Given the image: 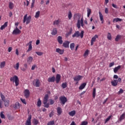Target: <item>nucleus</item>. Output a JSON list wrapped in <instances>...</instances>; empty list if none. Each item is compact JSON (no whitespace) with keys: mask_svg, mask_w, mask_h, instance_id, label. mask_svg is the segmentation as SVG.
Returning <instances> with one entry per match:
<instances>
[{"mask_svg":"<svg viewBox=\"0 0 125 125\" xmlns=\"http://www.w3.org/2000/svg\"><path fill=\"white\" fill-rule=\"evenodd\" d=\"M10 82H13L15 83L16 86H18L19 85V79L18 77L16 75L14 76L10 79Z\"/></svg>","mask_w":125,"mask_h":125,"instance_id":"obj_1","label":"nucleus"},{"mask_svg":"<svg viewBox=\"0 0 125 125\" xmlns=\"http://www.w3.org/2000/svg\"><path fill=\"white\" fill-rule=\"evenodd\" d=\"M84 32L83 31H82L81 33L80 31H76L73 35H72V38H79L80 37L81 39L83 38V34Z\"/></svg>","mask_w":125,"mask_h":125,"instance_id":"obj_2","label":"nucleus"},{"mask_svg":"<svg viewBox=\"0 0 125 125\" xmlns=\"http://www.w3.org/2000/svg\"><path fill=\"white\" fill-rule=\"evenodd\" d=\"M28 15L26 14L23 17V23H25L26 25H28L31 22V20H32V17L29 16L27 17Z\"/></svg>","mask_w":125,"mask_h":125,"instance_id":"obj_3","label":"nucleus"},{"mask_svg":"<svg viewBox=\"0 0 125 125\" xmlns=\"http://www.w3.org/2000/svg\"><path fill=\"white\" fill-rule=\"evenodd\" d=\"M81 27H82V28H83V18H82L81 20H80V19H79L78 21H77V26L78 28V29L81 28Z\"/></svg>","mask_w":125,"mask_h":125,"instance_id":"obj_4","label":"nucleus"},{"mask_svg":"<svg viewBox=\"0 0 125 125\" xmlns=\"http://www.w3.org/2000/svg\"><path fill=\"white\" fill-rule=\"evenodd\" d=\"M122 78H119L118 80H114L111 81V83L112 86H117L118 85V83H121Z\"/></svg>","mask_w":125,"mask_h":125,"instance_id":"obj_5","label":"nucleus"},{"mask_svg":"<svg viewBox=\"0 0 125 125\" xmlns=\"http://www.w3.org/2000/svg\"><path fill=\"white\" fill-rule=\"evenodd\" d=\"M60 101L61 104H62V105H65V103L68 101L67 98L65 97V96H62L60 97Z\"/></svg>","mask_w":125,"mask_h":125,"instance_id":"obj_6","label":"nucleus"},{"mask_svg":"<svg viewBox=\"0 0 125 125\" xmlns=\"http://www.w3.org/2000/svg\"><path fill=\"white\" fill-rule=\"evenodd\" d=\"M33 84L36 87H40V85H41V82L40 81V80L37 79L36 80L35 83V81H33Z\"/></svg>","mask_w":125,"mask_h":125,"instance_id":"obj_7","label":"nucleus"},{"mask_svg":"<svg viewBox=\"0 0 125 125\" xmlns=\"http://www.w3.org/2000/svg\"><path fill=\"white\" fill-rule=\"evenodd\" d=\"M21 33V30L18 29L17 26L16 27L15 29H14L12 32L13 35H19V34Z\"/></svg>","mask_w":125,"mask_h":125,"instance_id":"obj_8","label":"nucleus"},{"mask_svg":"<svg viewBox=\"0 0 125 125\" xmlns=\"http://www.w3.org/2000/svg\"><path fill=\"white\" fill-rule=\"evenodd\" d=\"M98 39V35H95L92 38L91 40V45H93L95 42H96V39Z\"/></svg>","mask_w":125,"mask_h":125,"instance_id":"obj_9","label":"nucleus"},{"mask_svg":"<svg viewBox=\"0 0 125 125\" xmlns=\"http://www.w3.org/2000/svg\"><path fill=\"white\" fill-rule=\"evenodd\" d=\"M61 80V75L60 74H57L56 76L55 81L56 83H59Z\"/></svg>","mask_w":125,"mask_h":125,"instance_id":"obj_10","label":"nucleus"},{"mask_svg":"<svg viewBox=\"0 0 125 125\" xmlns=\"http://www.w3.org/2000/svg\"><path fill=\"white\" fill-rule=\"evenodd\" d=\"M82 79H83V76H82L81 75H78V76H75L73 78V80H74V82H79V81H81V80H82Z\"/></svg>","mask_w":125,"mask_h":125,"instance_id":"obj_11","label":"nucleus"},{"mask_svg":"<svg viewBox=\"0 0 125 125\" xmlns=\"http://www.w3.org/2000/svg\"><path fill=\"white\" fill-rule=\"evenodd\" d=\"M24 94L25 98H29V96H30V91L28 89H25L24 91Z\"/></svg>","mask_w":125,"mask_h":125,"instance_id":"obj_12","label":"nucleus"},{"mask_svg":"<svg viewBox=\"0 0 125 125\" xmlns=\"http://www.w3.org/2000/svg\"><path fill=\"white\" fill-rule=\"evenodd\" d=\"M32 41H30L26 45H29L28 49L27 50V52H29L33 49V47H32Z\"/></svg>","mask_w":125,"mask_h":125,"instance_id":"obj_13","label":"nucleus"},{"mask_svg":"<svg viewBox=\"0 0 125 125\" xmlns=\"http://www.w3.org/2000/svg\"><path fill=\"white\" fill-rule=\"evenodd\" d=\"M47 82L48 83H54L55 82V76L49 77L47 79Z\"/></svg>","mask_w":125,"mask_h":125,"instance_id":"obj_14","label":"nucleus"},{"mask_svg":"<svg viewBox=\"0 0 125 125\" xmlns=\"http://www.w3.org/2000/svg\"><path fill=\"white\" fill-rule=\"evenodd\" d=\"M31 120H32V116H29L26 120L25 123V125H32L31 124Z\"/></svg>","mask_w":125,"mask_h":125,"instance_id":"obj_15","label":"nucleus"},{"mask_svg":"<svg viewBox=\"0 0 125 125\" xmlns=\"http://www.w3.org/2000/svg\"><path fill=\"white\" fill-rule=\"evenodd\" d=\"M69 44H70V42L66 41L62 43V46L65 48H68V47H69Z\"/></svg>","mask_w":125,"mask_h":125,"instance_id":"obj_16","label":"nucleus"},{"mask_svg":"<svg viewBox=\"0 0 125 125\" xmlns=\"http://www.w3.org/2000/svg\"><path fill=\"white\" fill-rule=\"evenodd\" d=\"M56 52L59 53L61 55L63 54L64 53V50H62L61 49L58 48L56 49Z\"/></svg>","mask_w":125,"mask_h":125,"instance_id":"obj_17","label":"nucleus"},{"mask_svg":"<svg viewBox=\"0 0 125 125\" xmlns=\"http://www.w3.org/2000/svg\"><path fill=\"white\" fill-rule=\"evenodd\" d=\"M48 101V94H46L44 97V99L43 100V104H46V103H47Z\"/></svg>","mask_w":125,"mask_h":125,"instance_id":"obj_18","label":"nucleus"},{"mask_svg":"<svg viewBox=\"0 0 125 125\" xmlns=\"http://www.w3.org/2000/svg\"><path fill=\"white\" fill-rule=\"evenodd\" d=\"M99 14L100 16V19L102 22V24L104 23V19L103 18V15L101 13V12H99Z\"/></svg>","mask_w":125,"mask_h":125,"instance_id":"obj_19","label":"nucleus"},{"mask_svg":"<svg viewBox=\"0 0 125 125\" xmlns=\"http://www.w3.org/2000/svg\"><path fill=\"white\" fill-rule=\"evenodd\" d=\"M86 85V83H83L79 87L80 90H82V89H83V88L85 87Z\"/></svg>","mask_w":125,"mask_h":125,"instance_id":"obj_20","label":"nucleus"},{"mask_svg":"<svg viewBox=\"0 0 125 125\" xmlns=\"http://www.w3.org/2000/svg\"><path fill=\"white\" fill-rule=\"evenodd\" d=\"M57 113H58V115L60 116L61 114H62V108L60 107H58L57 109Z\"/></svg>","mask_w":125,"mask_h":125,"instance_id":"obj_21","label":"nucleus"},{"mask_svg":"<svg viewBox=\"0 0 125 125\" xmlns=\"http://www.w3.org/2000/svg\"><path fill=\"white\" fill-rule=\"evenodd\" d=\"M57 41L59 43H60V44H62V43H63V41L62 40V37L59 36L58 37Z\"/></svg>","mask_w":125,"mask_h":125,"instance_id":"obj_22","label":"nucleus"},{"mask_svg":"<svg viewBox=\"0 0 125 125\" xmlns=\"http://www.w3.org/2000/svg\"><path fill=\"white\" fill-rule=\"evenodd\" d=\"M57 29L56 28H54L51 32V35H52V36H55V35H57Z\"/></svg>","mask_w":125,"mask_h":125,"instance_id":"obj_23","label":"nucleus"},{"mask_svg":"<svg viewBox=\"0 0 125 125\" xmlns=\"http://www.w3.org/2000/svg\"><path fill=\"white\" fill-rule=\"evenodd\" d=\"M68 115L71 116V117H74L76 115V111L72 110L68 113Z\"/></svg>","mask_w":125,"mask_h":125,"instance_id":"obj_24","label":"nucleus"},{"mask_svg":"<svg viewBox=\"0 0 125 125\" xmlns=\"http://www.w3.org/2000/svg\"><path fill=\"white\" fill-rule=\"evenodd\" d=\"M8 23V22H5L4 24L0 27V30H3V29H5V28L7 27Z\"/></svg>","mask_w":125,"mask_h":125,"instance_id":"obj_25","label":"nucleus"},{"mask_svg":"<svg viewBox=\"0 0 125 125\" xmlns=\"http://www.w3.org/2000/svg\"><path fill=\"white\" fill-rule=\"evenodd\" d=\"M3 102L5 107H8L9 105V101L8 100H5Z\"/></svg>","mask_w":125,"mask_h":125,"instance_id":"obj_26","label":"nucleus"},{"mask_svg":"<svg viewBox=\"0 0 125 125\" xmlns=\"http://www.w3.org/2000/svg\"><path fill=\"white\" fill-rule=\"evenodd\" d=\"M60 23V21H59V20H56L54 21L53 25L54 26H58Z\"/></svg>","mask_w":125,"mask_h":125,"instance_id":"obj_27","label":"nucleus"},{"mask_svg":"<svg viewBox=\"0 0 125 125\" xmlns=\"http://www.w3.org/2000/svg\"><path fill=\"white\" fill-rule=\"evenodd\" d=\"M27 61L28 64H31L33 61V57H28L27 58Z\"/></svg>","mask_w":125,"mask_h":125,"instance_id":"obj_28","label":"nucleus"},{"mask_svg":"<svg viewBox=\"0 0 125 125\" xmlns=\"http://www.w3.org/2000/svg\"><path fill=\"white\" fill-rule=\"evenodd\" d=\"M123 20L119 18H115L113 19V22H121Z\"/></svg>","mask_w":125,"mask_h":125,"instance_id":"obj_29","label":"nucleus"},{"mask_svg":"<svg viewBox=\"0 0 125 125\" xmlns=\"http://www.w3.org/2000/svg\"><path fill=\"white\" fill-rule=\"evenodd\" d=\"M125 113H123L120 117L119 121L120 122H122L123 120H125Z\"/></svg>","mask_w":125,"mask_h":125,"instance_id":"obj_30","label":"nucleus"},{"mask_svg":"<svg viewBox=\"0 0 125 125\" xmlns=\"http://www.w3.org/2000/svg\"><path fill=\"white\" fill-rule=\"evenodd\" d=\"M121 65H118L117 67H115L114 69V73H117V72H118V71H119V70H120L121 69Z\"/></svg>","mask_w":125,"mask_h":125,"instance_id":"obj_31","label":"nucleus"},{"mask_svg":"<svg viewBox=\"0 0 125 125\" xmlns=\"http://www.w3.org/2000/svg\"><path fill=\"white\" fill-rule=\"evenodd\" d=\"M92 96L94 98H95V96H96V88H94L93 89Z\"/></svg>","mask_w":125,"mask_h":125,"instance_id":"obj_32","label":"nucleus"},{"mask_svg":"<svg viewBox=\"0 0 125 125\" xmlns=\"http://www.w3.org/2000/svg\"><path fill=\"white\" fill-rule=\"evenodd\" d=\"M87 17H89V16H90V14H91V9H90L89 8H87Z\"/></svg>","mask_w":125,"mask_h":125,"instance_id":"obj_33","label":"nucleus"},{"mask_svg":"<svg viewBox=\"0 0 125 125\" xmlns=\"http://www.w3.org/2000/svg\"><path fill=\"white\" fill-rule=\"evenodd\" d=\"M72 31H73V30L72 29H71L68 32L66 33V34H65L66 38H68V37H69V36H70L71 35V34H72Z\"/></svg>","mask_w":125,"mask_h":125,"instance_id":"obj_34","label":"nucleus"},{"mask_svg":"<svg viewBox=\"0 0 125 125\" xmlns=\"http://www.w3.org/2000/svg\"><path fill=\"white\" fill-rule=\"evenodd\" d=\"M37 106L38 107H41V106H42V101H41L40 99H38V101L37 102Z\"/></svg>","mask_w":125,"mask_h":125,"instance_id":"obj_35","label":"nucleus"},{"mask_svg":"<svg viewBox=\"0 0 125 125\" xmlns=\"http://www.w3.org/2000/svg\"><path fill=\"white\" fill-rule=\"evenodd\" d=\"M89 53V50H86L84 54H83V56L84 57H86V56H88V54Z\"/></svg>","mask_w":125,"mask_h":125,"instance_id":"obj_36","label":"nucleus"},{"mask_svg":"<svg viewBox=\"0 0 125 125\" xmlns=\"http://www.w3.org/2000/svg\"><path fill=\"white\" fill-rule=\"evenodd\" d=\"M14 4L12 3V2H10L9 3V7L10 9H13V6Z\"/></svg>","mask_w":125,"mask_h":125,"instance_id":"obj_37","label":"nucleus"},{"mask_svg":"<svg viewBox=\"0 0 125 125\" xmlns=\"http://www.w3.org/2000/svg\"><path fill=\"white\" fill-rule=\"evenodd\" d=\"M70 48L71 50H74V48H75V44H74V43H70Z\"/></svg>","mask_w":125,"mask_h":125,"instance_id":"obj_38","label":"nucleus"},{"mask_svg":"<svg viewBox=\"0 0 125 125\" xmlns=\"http://www.w3.org/2000/svg\"><path fill=\"white\" fill-rule=\"evenodd\" d=\"M121 38H122V36L120 35H118L116 36V38H115V42H119V40H121Z\"/></svg>","mask_w":125,"mask_h":125,"instance_id":"obj_39","label":"nucleus"},{"mask_svg":"<svg viewBox=\"0 0 125 125\" xmlns=\"http://www.w3.org/2000/svg\"><path fill=\"white\" fill-rule=\"evenodd\" d=\"M107 39L109 40V41H111V40H112V35H111V33H108Z\"/></svg>","mask_w":125,"mask_h":125,"instance_id":"obj_40","label":"nucleus"},{"mask_svg":"<svg viewBox=\"0 0 125 125\" xmlns=\"http://www.w3.org/2000/svg\"><path fill=\"white\" fill-rule=\"evenodd\" d=\"M73 17V15H72V12L71 11H69L68 13V18L69 20H71L72 19V17Z\"/></svg>","mask_w":125,"mask_h":125,"instance_id":"obj_41","label":"nucleus"},{"mask_svg":"<svg viewBox=\"0 0 125 125\" xmlns=\"http://www.w3.org/2000/svg\"><path fill=\"white\" fill-rule=\"evenodd\" d=\"M112 118V115H110L107 118L104 122V124H106L107 122H109L110 121V119Z\"/></svg>","mask_w":125,"mask_h":125,"instance_id":"obj_42","label":"nucleus"},{"mask_svg":"<svg viewBox=\"0 0 125 125\" xmlns=\"http://www.w3.org/2000/svg\"><path fill=\"white\" fill-rule=\"evenodd\" d=\"M3 111H1L0 113V118L1 119H5V116L3 114Z\"/></svg>","mask_w":125,"mask_h":125,"instance_id":"obj_43","label":"nucleus"},{"mask_svg":"<svg viewBox=\"0 0 125 125\" xmlns=\"http://www.w3.org/2000/svg\"><path fill=\"white\" fill-rule=\"evenodd\" d=\"M62 88L64 89L67 87V83H63L62 84Z\"/></svg>","mask_w":125,"mask_h":125,"instance_id":"obj_44","label":"nucleus"},{"mask_svg":"<svg viewBox=\"0 0 125 125\" xmlns=\"http://www.w3.org/2000/svg\"><path fill=\"white\" fill-rule=\"evenodd\" d=\"M4 66H5V62H1L0 64V68H4Z\"/></svg>","mask_w":125,"mask_h":125,"instance_id":"obj_45","label":"nucleus"},{"mask_svg":"<svg viewBox=\"0 0 125 125\" xmlns=\"http://www.w3.org/2000/svg\"><path fill=\"white\" fill-rule=\"evenodd\" d=\"M40 11H38L36 13V15L35 16V18H39V17H40Z\"/></svg>","mask_w":125,"mask_h":125,"instance_id":"obj_46","label":"nucleus"},{"mask_svg":"<svg viewBox=\"0 0 125 125\" xmlns=\"http://www.w3.org/2000/svg\"><path fill=\"white\" fill-rule=\"evenodd\" d=\"M14 68H15L16 70H18V69H19V62L17 63L16 66H14Z\"/></svg>","mask_w":125,"mask_h":125,"instance_id":"obj_47","label":"nucleus"},{"mask_svg":"<svg viewBox=\"0 0 125 125\" xmlns=\"http://www.w3.org/2000/svg\"><path fill=\"white\" fill-rule=\"evenodd\" d=\"M0 97L1 98L2 101H4L5 100V97L2 94H0Z\"/></svg>","mask_w":125,"mask_h":125,"instance_id":"obj_48","label":"nucleus"},{"mask_svg":"<svg viewBox=\"0 0 125 125\" xmlns=\"http://www.w3.org/2000/svg\"><path fill=\"white\" fill-rule=\"evenodd\" d=\"M54 121H51L49 122L47 125H54Z\"/></svg>","mask_w":125,"mask_h":125,"instance_id":"obj_49","label":"nucleus"},{"mask_svg":"<svg viewBox=\"0 0 125 125\" xmlns=\"http://www.w3.org/2000/svg\"><path fill=\"white\" fill-rule=\"evenodd\" d=\"M35 53H36V54H37V55L39 56H42V55L43 54V53L42 52H36Z\"/></svg>","mask_w":125,"mask_h":125,"instance_id":"obj_50","label":"nucleus"},{"mask_svg":"<svg viewBox=\"0 0 125 125\" xmlns=\"http://www.w3.org/2000/svg\"><path fill=\"white\" fill-rule=\"evenodd\" d=\"M33 123L35 125H38V124H39V120L37 119H34L33 121Z\"/></svg>","mask_w":125,"mask_h":125,"instance_id":"obj_51","label":"nucleus"},{"mask_svg":"<svg viewBox=\"0 0 125 125\" xmlns=\"http://www.w3.org/2000/svg\"><path fill=\"white\" fill-rule=\"evenodd\" d=\"M35 0H32L31 8H34V5H35Z\"/></svg>","mask_w":125,"mask_h":125,"instance_id":"obj_52","label":"nucleus"},{"mask_svg":"<svg viewBox=\"0 0 125 125\" xmlns=\"http://www.w3.org/2000/svg\"><path fill=\"white\" fill-rule=\"evenodd\" d=\"M87 124H88V122H87V121H83L82 122L81 125H87Z\"/></svg>","mask_w":125,"mask_h":125,"instance_id":"obj_53","label":"nucleus"},{"mask_svg":"<svg viewBox=\"0 0 125 125\" xmlns=\"http://www.w3.org/2000/svg\"><path fill=\"white\" fill-rule=\"evenodd\" d=\"M86 92V91H83V92L80 94V97H81V98H83V94H84V93H85Z\"/></svg>","mask_w":125,"mask_h":125,"instance_id":"obj_54","label":"nucleus"},{"mask_svg":"<svg viewBox=\"0 0 125 125\" xmlns=\"http://www.w3.org/2000/svg\"><path fill=\"white\" fill-rule=\"evenodd\" d=\"M21 101L23 104H25V105H26V104H27V103L26 102V100L25 99H23L21 98Z\"/></svg>","mask_w":125,"mask_h":125,"instance_id":"obj_55","label":"nucleus"},{"mask_svg":"<svg viewBox=\"0 0 125 125\" xmlns=\"http://www.w3.org/2000/svg\"><path fill=\"white\" fill-rule=\"evenodd\" d=\"M7 118L9 121H12L13 120V117L10 115H8Z\"/></svg>","mask_w":125,"mask_h":125,"instance_id":"obj_56","label":"nucleus"},{"mask_svg":"<svg viewBox=\"0 0 125 125\" xmlns=\"http://www.w3.org/2000/svg\"><path fill=\"white\" fill-rule=\"evenodd\" d=\"M3 101L0 100V109H2V103H3Z\"/></svg>","mask_w":125,"mask_h":125,"instance_id":"obj_57","label":"nucleus"},{"mask_svg":"<svg viewBox=\"0 0 125 125\" xmlns=\"http://www.w3.org/2000/svg\"><path fill=\"white\" fill-rule=\"evenodd\" d=\"M20 106V104H19V103H17L15 104V108H18V107H19Z\"/></svg>","mask_w":125,"mask_h":125,"instance_id":"obj_58","label":"nucleus"},{"mask_svg":"<svg viewBox=\"0 0 125 125\" xmlns=\"http://www.w3.org/2000/svg\"><path fill=\"white\" fill-rule=\"evenodd\" d=\"M44 104V106L45 107V108H48V107H49V104H48L47 103L46 104Z\"/></svg>","mask_w":125,"mask_h":125,"instance_id":"obj_59","label":"nucleus"},{"mask_svg":"<svg viewBox=\"0 0 125 125\" xmlns=\"http://www.w3.org/2000/svg\"><path fill=\"white\" fill-rule=\"evenodd\" d=\"M121 93H124V90H123V89L122 88H121L119 91L118 92L119 94H121Z\"/></svg>","mask_w":125,"mask_h":125,"instance_id":"obj_60","label":"nucleus"},{"mask_svg":"<svg viewBox=\"0 0 125 125\" xmlns=\"http://www.w3.org/2000/svg\"><path fill=\"white\" fill-rule=\"evenodd\" d=\"M104 11L106 14H108V13H109V10L108 9V8H105Z\"/></svg>","mask_w":125,"mask_h":125,"instance_id":"obj_61","label":"nucleus"},{"mask_svg":"<svg viewBox=\"0 0 125 125\" xmlns=\"http://www.w3.org/2000/svg\"><path fill=\"white\" fill-rule=\"evenodd\" d=\"M37 67L36 65H33L31 68V70H34L35 69H36V67Z\"/></svg>","mask_w":125,"mask_h":125,"instance_id":"obj_62","label":"nucleus"},{"mask_svg":"<svg viewBox=\"0 0 125 125\" xmlns=\"http://www.w3.org/2000/svg\"><path fill=\"white\" fill-rule=\"evenodd\" d=\"M112 6H113V7H114V8H118V6L114 3L112 4Z\"/></svg>","mask_w":125,"mask_h":125,"instance_id":"obj_63","label":"nucleus"},{"mask_svg":"<svg viewBox=\"0 0 125 125\" xmlns=\"http://www.w3.org/2000/svg\"><path fill=\"white\" fill-rule=\"evenodd\" d=\"M114 65H115V63L114 62H111L109 64V66L110 67H113V66H114Z\"/></svg>","mask_w":125,"mask_h":125,"instance_id":"obj_64","label":"nucleus"}]
</instances>
